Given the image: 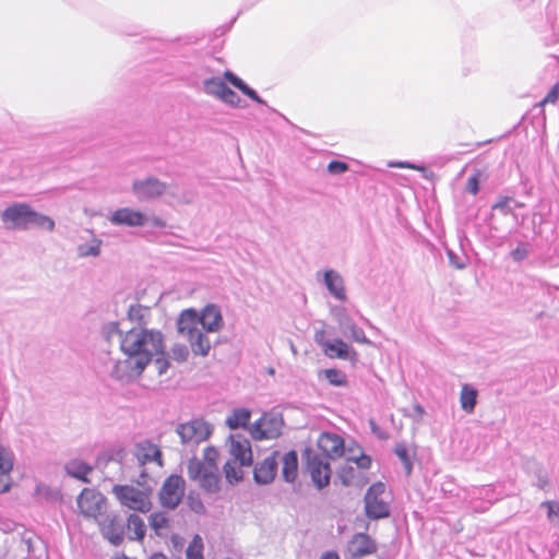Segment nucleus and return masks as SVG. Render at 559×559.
I'll return each instance as SVG.
<instances>
[{
    "label": "nucleus",
    "mask_w": 559,
    "mask_h": 559,
    "mask_svg": "<svg viewBox=\"0 0 559 559\" xmlns=\"http://www.w3.org/2000/svg\"><path fill=\"white\" fill-rule=\"evenodd\" d=\"M120 349L126 358L115 362L110 377L128 384L142 374L154 356L164 355V336L155 329L132 328L120 335Z\"/></svg>",
    "instance_id": "1"
},
{
    "label": "nucleus",
    "mask_w": 559,
    "mask_h": 559,
    "mask_svg": "<svg viewBox=\"0 0 559 559\" xmlns=\"http://www.w3.org/2000/svg\"><path fill=\"white\" fill-rule=\"evenodd\" d=\"M218 452L214 447H206L202 460L191 457L187 464L188 476L198 481L206 492L216 493L221 489V475L217 466Z\"/></svg>",
    "instance_id": "2"
},
{
    "label": "nucleus",
    "mask_w": 559,
    "mask_h": 559,
    "mask_svg": "<svg viewBox=\"0 0 559 559\" xmlns=\"http://www.w3.org/2000/svg\"><path fill=\"white\" fill-rule=\"evenodd\" d=\"M1 219L7 229L27 230L38 227L52 231L55 222L51 217L34 211L26 203H14L1 213Z\"/></svg>",
    "instance_id": "3"
},
{
    "label": "nucleus",
    "mask_w": 559,
    "mask_h": 559,
    "mask_svg": "<svg viewBox=\"0 0 559 559\" xmlns=\"http://www.w3.org/2000/svg\"><path fill=\"white\" fill-rule=\"evenodd\" d=\"M199 325V312L194 308L182 310L177 319V331L189 342L192 353L205 357L211 350V342Z\"/></svg>",
    "instance_id": "4"
},
{
    "label": "nucleus",
    "mask_w": 559,
    "mask_h": 559,
    "mask_svg": "<svg viewBox=\"0 0 559 559\" xmlns=\"http://www.w3.org/2000/svg\"><path fill=\"white\" fill-rule=\"evenodd\" d=\"M229 452L231 459L224 464L223 471L227 481L236 484L243 477L241 467H249L253 462L249 439L239 433L230 436Z\"/></svg>",
    "instance_id": "5"
},
{
    "label": "nucleus",
    "mask_w": 559,
    "mask_h": 559,
    "mask_svg": "<svg viewBox=\"0 0 559 559\" xmlns=\"http://www.w3.org/2000/svg\"><path fill=\"white\" fill-rule=\"evenodd\" d=\"M212 432L213 426L203 418H193L176 427L180 443L188 452H193L200 443L205 442Z\"/></svg>",
    "instance_id": "6"
},
{
    "label": "nucleus",
    "mask_w": 559,
    "mask_h": 559,
    "mask_svg": "<svg viewBox=\"0 0 559 559\" xmlns=\"http://www.w3.org/2000/svg\"><path fill=\"white\" fill-rule=\"evenodd\" d=\"M385 485L381 481L372 484L364 498L365 512L370 520H380L390 516V504L383 497Z\"/></svg>",
    "instance_id": "7"
},
{
    "label": "nucleus",
    "mask_w": 559,
    "mask_h": 559,
    "mask_svg": "<svg viewBox=\"0 0 559 559\" xmlns=\"http://www.w3.org/2000/svg\"><path fill=\"white\" fill-rule=\"evenodd\" d=\"M112 492L123 507L146 513L151 509V501L146 493L132 486L116 485Z\"/></svg>",
    "instance_id": "8"
},
{
    "label": "nucleus",
    "mask_w": 559,
    "mask_h": 559,
    "mask_svg": "<svg viewBox=\"0 0 559 559\" xmlns=\"http://www.w3.org/2000/svg\"><path fill=\"white\" fill-rule=\"evenodd\" d=\"M330 312L333 319L337 322L343 334L350 336V338L356 343L371 345V341L365 335L362 329L354 322L345 307L333 306L331 307Z\"/></svg>",
    "instance_id": "9"
},
{
    "label": "nucleus",
    "mask_w": 559,
    "mask_h": 559,
    "mask_svg": "<svg viewBox=\"0 0 559 559\" xmlns=\"http://www.w3.org/2000/svg\"><path fill=\"white\" fill-rule=\"evenodd\" d=\"M186 481L182 476L173 474L167 477L159 490L160 504L168 509H175L185 496Z\"/></svg>",
    "instance_id": "10"
},
{
    "label": "nucleus",
    "mask_w": 559,
    "mask_h": 559,
    "mask_svg": "<svg viewBox=\"0 0 559 559\" xmlns=\"http://www.w3.org/2000/svg\"><path fill=\"white\" fill-rule=\"evenodd\" d=\"M167 183L157 177L148 176L132 182L131 191L140 202H147L162 197L167 191Z\"/></svg>",
    "instance_id": "11"
},
{
    "label": "nucleus",
    "mask_w": 559,
    "mask_h": 559,
    "mask_svg": "<svg viewBox=\"0 0 559 559\" xmlns=\"http://www.w3.org/2000/svg\"><path fill=\"white\" fill-rule=\"evenodd\" d=\"M80 512L85 518L96 519L106 509V498L95 489L84 488L76 500Z\"/></svg>",
    "instance_id": "12"
},
{
    "label": "nucleus",
    "mask_w": 559,
    "mask_h": 559,
    "mask_svg": "<svg viewBox=\"0 0 559 559\" xmlns=\"http://www.w3.org/2000/svg\"><path fill=\"white\" fill-rule=\"evenodd\" d=\"M307 467L313 484L319 489H322L330 484L331 467L330 462L325 455L308 452Z\"/></svg>",
    "instance_id": "13"
},
{
    "label": "nucleus",
    "mask_w": 559,
    "mask_h": 559,
    "mask_svg": "<svg viewBox=\"0 0 559 559\" xmlns=\"http://www.w3.org/2000/svg\"><path fill=\"white\" fill-rule=\"evenodd\" d=\"M100 532L110 544L118 546L123 542L126 534V520L110 512L98 520Z\"/></svg>",
    "instance_id": "14"
},
{
    "label": "nucleus",
    "mask_w": 559,
    "mask_h": 559,
    "mask_svg": "<svg viewBox=\"0 0 559 559\" xmlns=\"http://www.w3.org/2000/svg\"><path fill=\"white\" fill-rule=\"evenodd\" d=\"M283 419L275 414H264L250 428L255 440L274 439L282 433Z\"/></svg>",
    "instance_id": "15"
},
{
    "label": "nucleus",
    "mask_w": 559,
    "mask_h": 559,
    "mask_svg": "<svg viewBox=\"0 0 559 559\" xmlns=\"http://www.w3.org/2000/svg\"><path fill=\"white\" fill-rule=\"evenodd\" d=\"M280 452L273 451L261 462H258L253 469V479L259 485L271 484L278 469Z\"/></svg>",
    "instance_id": "16"
},
{
    "label": "nucleus",
    "mask_w": 559,
    "mask_h": 559,
    "mask_svg": "<svg viewBox=\"0 0 559 559\" xmlns=\"http://www.w3.org/2000/svg\"><path fill=\"white\" fill-rule=\"evenodd\" d=\"M108 219L115 226L127 227H142L148 222V217L145 214L131 207L116 210Z\"/></svg>",
    "instance_id": "17"
},
{
    "label": "nucleus",
    "mask_w": 559,
    "mask_h": 559,
    "mask_svg": "<svg viewBox=\"0 0 559 559\" xmlns=\"http://www.w3.org/2000/svg\"><path fill=\"white\" fill-rule=\"evenodd\" d=\"M199 319L202 332L216 333L219 332L224 325L222 311L219 307L214 304L206 305L199 312Z\"/></svg>",
    "instance_id": "18"
},
{
    "label": "nucleus",
    "mask_w": 559,
    "mask_h": 559,
    "mask_svg": "<svg viewBox=\"0 0 559 559\" xmlns=\"http://www.w3.org/2000/svg\"><path fill=\"white\" fill-rule=\"evenodd\" d=\"M133 455L140 466L151 462H156L158 466L163 465L160 449L150 440L138 442Z\"/></svg>",
    "instance_id": "19"
},
{
    "label": "nucleus",
    "mask_w": 559,
    "mask_h": 559,
    "mask_svg": "<svg viewBox=\"0 0 559 559\" xmlns=\"http://www.w3.org/2000/svg\"><path fill=\"white\" fill-rule=\"evenodd\" d=\"M348 551L354 559H361L377 551L376 542L366 533H356L349 544Z\"/></svg>",
    "instance_id": "20"
},
{
    "label": "nucleus",
    "mask_w": 559,
    "mask_h": 559,
    "mask_svg": "<svg viewBox=\"0 0 559 559\" xmlns=\"http://www.w3.org/2000/svg\"><path fill=\"white\" fill-rule=\"evenodd\" d=\"M323 283L329 293L337 300H346V289L343 276L334 270H326L323 273Z\"/></svg>",
    "instance_id": "21"
},
{
    "label": "nucleus",
    "mask_w": 559,
    "mask_h": 559,
    "mask_svg": "<svg viewBox=\"0 0 559 559\" xmlns=\"http://www.w3.org/2000/svg\"><path fill=\"white\" fill-rule=\"evenodd\" d=\"M318 445L323 451L322 455H325L328 460L343 454L344 441L335 433H322L319 438Z\"/></svg>",
    "instance_id": "22"
},
{
    "label": "nucleus",
    "mask_w": 559,
    "mask_h": 559,
    "mask_svg": "<svg viewBox=\"0 0 559 559\" xmlns=\"http://www.w3.org/2000/svg\"><path fill=\"white\" fill-rule=\"evenodd\" d=\"M280 462H282V476L285 481L293 483L298 475V455L297 452L292 450L285 453L283 456L280 455Z\"/></svg>",
    "instance_id": "23"
},
{
    "label": "nucleus",
    "mask_w": 559,
    "mask_h": 559,
    "mask_svg": "<svg viewBox=\"0 0 559 559\" xmlns=\"http://www.w3.org/2000/svg\"><path fill=\"white\" fill-rule=\"evenodd\" d=\"M64 469L69 476L83 483H90L87 475L93 471V467L80 459H72L66 463Z\"/></svg>",
    "instance_id": "24"
},
{
    "label": "nucleus",
    "mask_w": 559,
    "mask_h": 559,
    "mask_svg": "<svg viewBox=\"0 0 559 559\" xmlns=\"http://www.w3.org/2000/svg\"><path fill=\"white\" fill-rule=\"evenodd\" d=\"M225 80H227L234 87L238 88L242 94L248 96L251 100L265 105V100H263L259 94L251 88L243 80L237 76L234 72L227 70L224 73Z\"/></svg>",
    "instance_id": "25"
},
{
    "label": "nucleus",
    "mask_w": 559,
    "mask_h": 559,
    "mask_svg": "<svg viewBox=\"0 0 559 559\" xmlns=\"http://www.w3.org/2000/svg\"><path fill=\"white\" fill-rule=\"evenodd\" d=\"M126 531L130 539L142 540L146 533L145 522L138 514H130L126 521Z\"/></svg>",
    "instance_id": "26"
},
{
    "label": "nucleus",
    "mask_w": 559,
    "mask_h": 559,
    "mask_svg": "<svg viewBox=\"0 0 559 559\" xmlns=\"http://www.w3.org/2000/svg\"><path fill=\"white\" fill-rule=\"evenodd\" d=\"M323 350L330 358L347 359L350 348L343 340L335 338L333 341H326Z\"/></svg>",
    "instance_id": "27"
},
{
    "label": "nucleus",
    "mask_w": 559,
    "mask_h": 559,
    "mask_svg": "<svg viewBox=\"0 0 559 559\" xmlns=\"http://www.w3.org/2000/svg\"><path fill=\"white\" fill-rule=\"evenodd\" d=\"M151 309L140 304L131 305L128 309V318L138 324L136 328H147L150 323Z\"/></svg>",
    "instance_id": "28"
},
{
    "label": "nucleus",
    "mask_w": 559,
    "mask_h": 559,
    "mask_svg": "<svg viewBox=\"0 0 559 559\" xmlns=\"http://www.w3.org/2000/svg\"><path fill=\"white\" fill-rule=\"evenodd\" d=\"M477 395L478 392L475 388L469 384H463L460 393V403L465 413L471 414L474 412L477 404Z\"/></svg>",
    "instance_id": "29"
},
{
    "label": "nucleus",
    "mask_w": 559,
    "mask_h": 559,
    "mask_svg": "<svg viewBox=\"0 0 559 559\" xmlns=\"http://www.w3.org/2000/svg\"><path fill=\"white\" fill-rule=\"evenodd\" d=\"M251 412L247 408H235L226 418V425L230 429L245 428L249 424Z\"/></svg>",
    "instance_id": "30"
},
{
    "label": "nucleus",
    "mask_w": 559,
    "mask_h": 559,
    "mask_svg": "<svg viewBox=\"0 0 559 559\" xmlns=\"http://www.w3.org/2000/svg\"><path fill=\"white\" fill-rule=\"evenodd\" d=\"M203 92L210 96L221 99L224 95L227 84L217 76H211L202 82Z\"/></svg>",
    "instance_id": "31"
},
{
    "label": "nucleus",
    "mask_w": 559,
    "mask_h": 559,
    "mask_svg": "<svg viewBox=\"0 0 559 559\" xmlns=\"http://www.w3.org/2000/svg\"><path fill=\"white\" fill-rule=\"evenodd\" d=\"M150 525L157 536H165L169 527V519L163 512L152 513L148 518Z\"/></svg>",
    "instance_id": "32"
},
{
    "label": "nucleus",
    "mask_w": 559,
    "mask_h": 559,
    "mask_svg": "<svg viewBox=\"0 0 559 559\" xmlns=\"http://www.w3.org/2000/svg\"><path fill=\"white\" fill-rule=\"evenodd\" d=\"M322 373L324 374V378L328 380V382L331 385L346 386L348 383L347 376L342 370H338L335 368H330V369L323 370Z\"/></svg>",
    "instance_id": "33"
},
{
    "label": "nucleus",
    "mask_w": 559,
    "mask_h": 559,
    "mask_svg": "<svg viewBox=\"0 0 559 559\" xmlns=\"http://www.w3.org/2000/svg\"><path fill=\"white\" fill-rule=\"evenodd\" d=\"M102 240L94 238L90 243H82L78 247V254L81 258L98 257L100 254Z\"/></svg>",
    "instance_id": "34"
},
{
    "label": "nucleus",
    "mask_w": 559,
    "mask_h": 559,
    "mask_svg": "<svg viewBox=\"0 0 559 559\" xmlns=\"http://www.w3.org/2000/svg\"><path fill=\"white\" fill-rule=\"evenodd\" d=\"M187 559H203V540L195 535L186 550Z\"/></svg>",
    "instance_id": "35"
},
{
    "label": "nucleus",
    "mask_w": 559,
    "mask_h": 559,
    "mask_svg": "<svg viewBox=\"0 0 559 559\" xmlns=\"http://www.w3.org/2000/svg\"><path fill=\"white\" fill-rule=\"evenodd\" d=\"M13 469V453L0 445V474L9 475Z\"/></svg>",
    "instance_id": "36"
},
{
    "label": "nucleus",
    "mask_w": 559,
    "mask_h": 559,
    "mask_svg": "<svg viewBox=\"0 0 559 559\" xmlns=\"http://www.w3.org/2000/svg\"><path fill=\"white\" fill-rule=\"evenodd\" d=\"M540 507L547 509L549 522L559 528V501H544Z\"/></svg>",
    "instance_id": "37"
},
{
    "label": "nucleus",
    "mask_w": 559,
    "mask_h": 559,
    "mask_svg": "<svg viewBox=\"0 0 559 559\" xmlns=\"http://www.w3.org/2000/svg\"><path fill=\"white\" fill-rule=\"evenodd\" d=\"M394 453L397 455V457L403 463V465L405 467V471H406V474H411L412 468H413V464L411 462V459H409V455H408V450L405 447V444H403V443L396 444V447L394 449Z\"/></svg>",
    "instance_id": "38"
},
{
    "label": "nucleus",
    "mask_w": 559,
    "mask_h": 559,
    "mask_svg": "<svg viewBox=\"0 0 559 559\" xmlns=\"http://www.w3.org/2000/svg\"><path fill=\"white\" fill-rule=\"evenodd\" d=\"M219 100H222L223 103H225L231 107H235V108H243L245 107L242 99L238 96V94L236 92H234L228 86Z\"/></svg>",
    "instance_id": "39"
},
{
    "label": "nucleus",
    "mask_w": 559,
    "mask_h": 559,
    "mask_svg": "<svg viewBox=\"0 0 559 559\" xmlns=\"http://www.w3.org/2000/svg\"><path fill=\"white\" fill-rule=\"evenodd\" d=\"M171 358L178 362H183L189 357V348L185 344H175L170 349Z\"/></svg>",
    "instance_id": "40"
},
{
    "label": "nucleus",
    "mask_w": 559,
    "mask_h": 559,
    "mask_svg": "<svg viewBox=\"0 0 559 559\" xmlns=\"http://www.w3.org/2000/svg\"><path fill=\"white\" fill-rule=\"evenodd\" d=\"M103 334L107 338V341H111L115 336H118L120 340V335H124V333L120 330L118 322H108L103 326Z\"/></svg>",
    "instance_id": "41"
},
{
    "label": "nucleus",
    "mask_w": 559,
    "mask_h": 559,
    "mask_svg": "<svg viewBox=\"0 0 559 559\" xmlns=\"http://www.w3.org/2000/svg\"><path fill=\"white\" fill-rule=\"evenodd\" d=\"M388 167H391V168H407V169H413V170H417V171H420V173H426L427 171V168L424 165H418V164H414V163H411V162H403V160H391V162L388 163Z\"/></svg>",
    "instance_id": "42"
},
{
    "label": "nucleus",
    "mask_w": 559,
    "mask_h": 559,
    "mask_svg": "<svg viewBox=\"0 0 559 559\" xmlns=\"http://www.w3.org/2000/svg\"><path fill=\"white\" fill-rule=\"evenodd\" d=\"M348 170V165L341 160H332L328 165V171L333 175H341Z\"/></svg>",
    "instance_id": "43"
},
{
    "label": "nucleus",
    "mask_w": 559,
    "mask_h": 559,
    "mask_svg": "<svg viewBox=\"0 0 559 559\" xmlns=\"http://www.w3.org/2000/svg\"><path fill=\"white\" fill-rule=\"evenodd\" d=\"M535 476H536L535 485L538 488L545 490L549 485L548 473L546 471H544L543 468L538 467Z\"/></svg>",
    "instance_id": "44"
},
{
    "label": "nucleus",
    "mask_w": 559,
    "mask_h": 559,
    "mask_svg": "<svg viewBox=\"0 0 559 559\" xmlns=\"http://www.w3.org/2000/svg\"><path fill=\"white\" fill-rule=\"evenodd\" d=\"M559 98V84H555L542 100L540 105L555 104Z\"/></svg>",
    "instance_id": "45"
},
{
    "label": "nucleus",
    "mask_w": 559,
    "mask_h": 559,
    "mask_svg": "<svg viewBox=\"0 0 559 559\" xmlns=\"http://www.w3.org/2000/svg\"><path fill=\"white\" fill-rule=\"evenodd\" d=\"M510 201H511V198L503 197V198L499 199L491 207H492V210H498L504 214H508L510 211V209H509Z\"/></svg>",
    "instance_id": "46"
},
{
    "label": "nucleus",
    "mask_w": 559,
    "mask_h": 559,
    "mask_svg": "<svg viewBox=\"0 0 559 559\" xmlns=\"http://www.w3.org/2000/svg\"><path fill=\"white\" fill-rule=\"evenodd\" d=\"M466 189L472 194H477L479 190V182L476 176H472L467 180Z\"/></svg>",
    "instance_id": "47"
},
{
    "label": "nucleus",
    "mask_w": 559,
    "mask_h": 559,
    "mask_svg": "<svg viewBox=\"0 0 559 559\" xmlns=\"http://www.w3.org/2000/svg\"><path fill=\"white\" fill-rule=\"evenodd\" d=\"M155 365H156V368H157V372L159 376L166 373V371L168 370L169 368V362L166 358L162 357V358H157L155 360Z\"/></svg>",
    "instance_id": "48"
},
{
    "label": "nucleus",
    "mask_w": 559,
    "mask_h": 559,
    "mask_svg": "<svg viewBox=\"0 0 559 559\" xmlns=\"http://www.w3.org/2000/svg\"><path fill=\"white\" fill-rule=\"evenodd\" d=\"M354 461L358 467L364 468V469L369 468L371 465V459L366 454H361L360 456L356 457Z\"/></svg>",
    "instance_id": "49"
},
{
    "label": "nucleus",
    "mask_w": 559,
    "mask_h": 559,
    "mask_svg": "<svg viewBox=\"0 0 559 559\" xmlns=\"http://www.w3.org/2000/svg\"><path fill=\"white\" fill-rule=\"evenodd\" d=\"M448 258L452 265L456 269L462 270L465 267V264L461 262L460 258L451 250L448 251Z\"/></svg>",
    "instance_id": "50"
},
{
    "label": "nucleus",
    "mask_w": 559,
    "mask_h": 559,
    "mask_svg": "<svg viewBox=\"0 0 559 559\" xmlns=\"http://www.w3.org/2000/svg\"><path fill=\"white\" fill-rule=\"evenodd\" d=\"M526 253L527 252L525 249L518 247L514 250H512L511 257L514 261H521L526 257Z\"/></svg>",
    "instance_id": "51"
},
{
    "label": "nucleus",
    "mask_w": 559,
    "mask_h": 559,
    "mask_svg": "<svg viewBox=\"0 0 559 559\" xmlns=\"http://www.w3.org/2000/svg\"><path fill=\"white\" fill-rule=\"evenodd\" d=\"M4 475L0 474V493L8 492L10 490L9 478H3Z\"/></svg>",
    "instance_id": "52"
},
{
    "label": "nucleus",
    "mask_w": 559,
    "mask_h": 559,
    "mask_svg": "<svg viewBox=\"0 0 559 559\" xmlns=\"http://www.w3.org/2000/svg\"><path fill=\"white\" fill-rule=\"evenodd\" d=\"M325 332L323 330L317 331L314 334V341L317 344H319L322 348H324V343L326 342L324 340Z\"/></svg>",
    "instance_id": "53"
},
{
    "label": "nucleus",
    "mask_w": 559,
    "mask_h": 559,
    "mask_svg": "<svg viewBox=\"0 0 559 559\" xmlns=\"http://www.w3.org/2000/svg\"><path fill=\"white\" fill-rule=\"evenodd\" d=\"M491 491V488L489 486H484L481 488H476L473 492V496H480V497H489V492Z\"/></svg>",
    "instance_id": "54"
},
{
    "label": "nucleus",
    "mask_w": 559,
    "mask_h": 559,
    "mask_svg": "<svg viewBox=\"0 0 559 559\" xmlns=\"http://www.w3.org/2000/svg\"><path fill=\"white\" fill-rule=\"evenodd\" d=\"M126 455V451L124 449L122 448H119L118 450H116L111 456L112 460L117 461V462H121L123 460Z\"/></svg>",
    "instance_id": "55"
},
{
    "label": "nucleus",
    "mask_w": 559,
    "mask_h": 559,
    "mask_svg": "<svg viewBox=\"0 0 559 559\" xmlns=\"http://www.w3.org/2000/svg\"><path fill=\"white\" fill-rule=\"evenodd\" d=\"M191 509H192L194 512H197V513H203V512H204V510H205V508H204V506H203V503H202V501H201V500L193 501V502L191 503Z\"/></svg>",
    "instance_id": "56"
},
{
    "label": "nucleus",
    "mask_w": 559,
    "mask_h": 559,
    "mask_svg": "<svg viewBox=\"0 0 559 559\" xmlns=\"http://www.w3.org/2000/svg\"><path fill=\"white\" fill-rule=\"evenodd\" d=\"M150 221L153 227L163 228L166 226V223L160 217L154 216Z\"/></svg>",
    "instance_id": "57"
},
{
    "label": "nucleus",
    "mask_w": 559,
    "mask_h": 559,
    "mask_svg": "<svg viewBox=\"0 0 559 559\" xmlns=\"http://www.w3.org/2000/svg\"><path fill=\"white\" fill-rule=\"evenodd\" d=\"M320 559H340V558L335 551H326L321 556Z\"/></svg>",
    "instance_id": "58"
},
{
    "label": "nucleus",
    "mask_w": 559,
    "mask_h": 559,
    "mask_svg": "<svg viewBox=\"0 0 559 559\" xmlns=\"http://www.w3.org/2000/svg\"><path fill=\"white\" fill-rule=\"evenodd\" d=\"M150 559H167L166 556L162 554H154Z\"/></svg>",
    "instance_id": "59"
},
{
    "label": "nucleus",
    "mask_w": 559,
    "mask_h": 559,
    "mask_svg": "<svg viewBox=\"0 0 559 559\" xmlns=\"http://www.w3.org/2000/svg\"><path fill=\"white\" fill-rule=\"evenodd\" d=\"M415 409H416L418 413H420V414H423V413H424L423 407H421V406H419V405H417V406L415 407Z\"/></svg>",
    "instance_id": "60"
},
{
    "label": "nucleus",
    "mask_w": 559,
    "mask_h": 559,
    "mask_svg": "<svg viewBox=\"0 0 559 559\" xmlns=\"http://www.w3.org/2000/svg\"><path fill=\"white\" fill-rule=\"evenodd\" d=\"M488 507H483L479 511H485Z\"/></svg>",
    "instance_id": "61"
}]
</instances>
